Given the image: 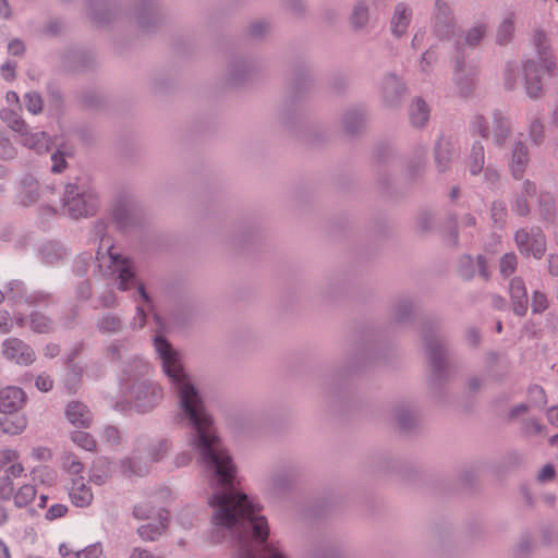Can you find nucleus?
<instances>
[{
	"label": "nucleus",
	"instance_id": "nucleus-28",
	"mask_svg": "<svg viewBox=\"0 0 558 558\" xmlns=\"http://www.w3.org/2000/svg\"><path fill=\"white\" fill-rule=\"evenodd\" d=\"M452 144L449 140L440 138L435 148V160L440 171H445L451 160Z\"/></svg>",
	"mask_w": 558,
	"mask_h": 558
},
{
	"label": "nucleus",
	"instance_id": "nucleus-14",
	"mask_svg": "<svg viewBox=\"0 0 558 558\" xmlns=\"http://www.w3.org/2000/svg\"><path fill=\"white\" fill-rule=\"evenodd\" d=\"M434 27L438 36H447L453 27V17L448 2L437 0L434 12Z\"/></svg>",
	"mask_w": 558,
	"mask_h": 558
},
{
	"label": "nucleus",
	"instance_id": "nucleus-52",
	"mask_svg": "<svg viewBox=\"0 0 558 558\" xmlns=\"http://www.w3.org/2000/svg\"><path fill=\"white\" fill-rule=\"evenodd\" d=\"M506 216V205L502 202H494L492 205V218L495 223L502 222Z\"/></svg>",
	"mask_w": 558,
	"mask_h": 558
},
{
	"label": "nucleus",
	"instance_id": "nucleus-46",
	"mask_svg": "<svg viewBox=\"0 0 558 558\" xmlns=\"http://www.w3.org/2000/svg\"><path fill=\"white\" fill-rule=\"evenodd\" d=\"M295 477V472L290 470H282L275 474L274 483L278 487H283L286 484L294 482Z\"/></svg>",
	"mask_w": 558,
	"mask_h": 558
},
{
	"label": "nucleus",
	"instance_id": "nucleus-30",
	"mask_svg": "<svg viewBox=\"0 0 558 558\" xmlns=\"http://www.w3.org/2000/svg\"><path fill=\"white\" fill-rule=\"evenodd\" d=\"M487 27L484 23L477 22L471 26L463 35V46L473 48L480 44L486 34Z\"/></svg>",
	"mask_w": 558,
	"mask_h": 558
},
{
	"label": "nucleus",
	"instance_id": "nucleus-34",
	"mask_svg": "<svg viewBox=\"0 0 558 558\" xmlns=\"http://www.w3.org/2000/svg\"><path fill=\"white\" fill-rule=\"evenodd\" d=\"M529 137L535 145H539L544 140V124L538 116H532L529 119Z\"/></svg>",
	"mask_w": 558,
	"mask_h": 558
},
{
	"label": "nucleus",
	"instance_id": "nucleus-47",
	"mask_svg": "<svg viewBox=\"0 0 558 558\" xmlns=\"http://www.w3.org/2000/svg\"><path fill=\"white\" fill-rule=\"evenodd\" d=\"M531 306L533 313L544 312L548 306L546 296L543 293L535 291L532 295Z\"/></svg>",
	"mask_w": 558,
	"mask_h": 558
},
{
	"label": "nucleus",
	"instance_id": "nucleus-13",
	"mask_svg": "<svg viewBox=\"0 0 558 558\" xmlns=\"http://www.w3.org/2000/svg\"><path fill=\"white\" fill-rule=\"evenodd\" d=\"M26 401L25 392L17 387L9 386L0 390V412L13 413L19 411Z\"/></svg>",
	"mask_w": 558,
	"mask_h": 558
},
{
	"label": "nucleus",
	"instance_id": "nucleus-10",
	"mask_svg": "<svg viewBox=\"0 0 558 558\" xmlns=\"http://www.w3.org/2000/svg\"><path fill=\"white\" fill-rule=\"evenodd\" d=\"M533 44L536 51V58L534 60L539 62L541 65L547 70L549 76H553L557 65L551 52L548 35L542 29L536 31L533 36Z\"/></svg>",
	"mask_w": 558,
	"mask_h": 558
},
{
	"label": "nucleus",
	"instance_id": "nucleus-38",
	"mask_svg": "<svg viewBox=\"0 0 558 558\" xmlns=\"http://www.w3.org/2000/svg\"><path fill=\"white\" fill-rule=\"evenodd\" d=\"M437 61V54L433 49L426 50L420 60L418 70L425 76H428Z\"/></svg>",
	"mask_w": 558,
	"mask_h": 558
},
{
	"label": "nucleus",
	"instance_id": "nucleus-58",
	"mask_svg": "<svg viewBox=\"0 0 558 558\" xmlns=\"http://www.w3.org/2000/svg\"><path fill=\"white\" fill-rule=\"evenodd\" d=\"M102 549L99 545H92L81 550V558H101Z\"/></svg>",
	"mask_w": 558,
	"mask_h": 558
},
{
	"label": "nucleus",
	"instance_id": "nucleus-3",
	"mask_svg": "<svg viewBox=\"0 0 558 558\" xmlns=\"http://www.w3.org/2000/svg\"><path fill=\"white\" fill-rule=\"evenodd\" d=\"M64 208L72 218L88 217L95 214L97 199L90 193H77V187L68 185L64 194Z\"/></svg>",
	"mask_w": 558,
	"mask_h": 558
},
{
	"label": "nucleus",
	"instance_id": "nucleus-51",
	"mask_svg": "<svg viewBox=\"0 0 558 558\" xmlns=\"http://www.w3.org/2000/svg\"><path fill=\"white\" fill-rule=\"evenodd\" d=\"M24 465L20 462V460H16L3 472L5 473V477L13 480L21 477L24 474Z\"/></svg>",
	"mask_w": 558,
	"mask_h": 558
},
{
	"label": "nucleus",
	"instance_id": "nucleus-56",
	"mask_svg": "<svg viewBox=\"0 0 558 558\" xmlns=\"http://www.w3.org/2000/svg\"><path fill=\"white\" fill-rule=\"evenodd\" d=\"M530 397H531L532 401L537 405H543L546 403L545 392H544L543 388L539 386L531 387Z\"/></svg>",
	"mask_w": 558,
	"mask_h": 558
},
{
	"label": "nucleus",
	"instance_id": "nucleus-4",
	"mask_svg": "<svg viewBox=\"0 0 558 558\" xmlns=\"http://www.w3.org/2000/svg\"><path fill=\"white\" fill-rule=\"evenodd\" d=\"M514 239L519 251L524 255L539 259L546 251L545 235L538 229H520Z\"/></svg>",
	"mask_w": 558,
	"mask_h": 558
},
{
	"label": "nucleus",
	"instance_id": "nucleus-54",
	"mask_svg": "<svg viewBox=\"0 0 558 558\" xmlns=\"http://www.w3.org/2000/svg\"><path fill=\"white\" fill-rule=\"evenodd\" d=\"M68 511V508L64 506V505H53L51 506L47 512H46V518L48 520H54V519H58V518H62Z\"/></svg>",
	"mask_w": 558,
	"mask_h": 558
},
{
	"label": "nucleus",
	"instance_id": "nucleus-63",
	"mask_svg": "<svg viewBox=\"0 0 558 558\" xmlns=\"http://www.w3.org/2000/svg\"><path fill=\"white\" fill-rule=\"evenodd\" d=\"M36 387L40 390V391H49L51 388H52V380L49 376L47 375H39L37 378H36Z\"/></svg>",
	"mask_w": 558,
	"mask_h": 558
},
{
	"label": "nucleus",
	"instance_id": "nucleus-18",
	"mask_svg": "<svg viewBox=\"0 0 558 558\" xmlns=\"http://www.w3.org/2000/svg\"><path fill=\"white\" fill-rule=\"evenodd\" d=\"M511 133V122L500 111H494L492 117V137L496 146H504Z\"/></svg>",
	"mask_w": 558,
	"mask_h": 558
},
{
	"label": "nucleus",
	"instance_id": "nucleus-21",
	"mask_svg": "<svg viewBox=\"0 0 558 558\" xmlns=\"http://www.w3.org/2000/svg\"><path fill=\"white\" fill-rule=\"evenodd\" d=\"M475 267L478 269L480 275L487 280L489 278V272L486 268V264L484 258L480 255L476 258V262L469 255L463 256L459 263V274L462 278L469 280L475 274Z\"/></svg>",
	"mask_w": 558,
	"mask_h": 558
},
{
	"label": "nucleus",
	"instance_id": "nucleus-20",
	"mask_svg": "<svg viewBox=\"0 0 558 558\" xmlns=\"http://www.w3.org/2000/svg\"><path fill=\"white\" fill-rule=\"evenodd\" d=\"M113 247L110 248L109 255L119 272L118 279H119V288L121 290H128L130 289L134 283V274L132 271V265L131 262L126 258H119L113 253Z\"/></svg>",
	"mask_w": 558,
	"mask_h": 558
},
{
	"label": "nucleus",
	"instance_id": "nucleus-60",
	"mask_svg": "<svg viewBox=\"0 0 558 558\" xmlns=\"http://www.w3.org/2000/svg\"><path fill=\"white\" fill-rule=\"evenodd\" d=\"M100 328L105 331H116L120 328V320L116 317H105L100 322Z\"/></svg>",
	"mask_w": 558,
	"mask_h": 558
},
{
	"label": "nucleus",
	"instance_id": "nucleus-9",
	"mask_svg": "<svg viewBox=\"0 0 558 558\" xmlns=\"http://www.w3.org/2000/svg\"><path fill=\"white\" fill-rule=\"evenodd\" d=\"M2 353L5 359L20 365H29L35 361L33 349L17 338L5 339L2 343Z\"/></svg>",
	"mask_w": 558,
	"mask_h": 558
},
{
	"label": "nucleus",
	"instance_id": "nucleus-12",
	"mask_svg": "<svg viewBox=\"0 0 558 558\" xmlns=\"http://www.w3.org/2000/svg\"><path fill=\"white\" fill-rule=\"evenodd\" d=\"M475 66L466 63L462 58L457 57L453 66V82L461 95H468L474 77Z\"/></svg>",
	"mask_w": 558,
	"mask_h": 558
},
{
	"label": "nucleus",
	"instance_id": "nucleus-25",
	"mask_svg": "<svg viewBox=\"0 0 558 558\" xmlns=\"http://www.w3.org/2000/svg\"><path fill=\"white\" fill-rule=\"evenodd\" d=\"M539 213L544 220L555 223L558 221V197L549 192L539 195Z\"/></svg>",
	"mask_w": 558,
	"mask_h": 558
},
{
	"label": "nucleus",
	"instance_id": "nucleus-19",
	"mask_svg": "<svg viewBox=\"0 0 558 558\" xmlns=\"http://www.w3.org/2000/svg\"><path fill=\"white\" fill-rule=\"evenodd\" d=\"M430 116V108L422 97H415L409 106V118L412 126L424 128Z\"/></svg>",
	"mask_w": 558,
	"mask_h": 558
},
{
	"label": "nucleus",
	"instance_id": "nucleus-2",
	"mask_svg": "<svg viewBox=\"0 0 558 558\" xmlns=\"http://www.w3.org/2000/svg\"><path fill=\"white\" fill-rule=\"evenodd\" d=\"M0 116L3 122H5L14 132L22 136L21 142L23 145L36 150L39 154L49 149L50 141L48 135L45 132L28 134L26 132L27 128L25 122L15 111L4 109L1 111Z\"/></svg>",
	"mask_w": 558,
	"mask_h": 558
},
{
	"label": "nucleus",
	"instance_id": "nucleus-15",
	"mask_svg": "<svg viewBox=\"0 0 558 558\" xmlns=\"http://www.w3.org/2000/svg\"><path fill=\"white\" fill-rule=\"evenodd\" d=\"M509 294L511 298L513 311L517 315L523 316L527 311V292L524 281L514 277L509 282Z\"/></svg>",
	"mask_w": 558,
	"mask_h": 558
},
{
	"label": "nucleus",
	"instance_id": "nucleus-42",
	"mask_svg": "<svg viewBox=\"0 0 558 558\" xmlns=\"http://www.w3.org/2000/svg\"><path fill=\"white\" fill-rule=\"evenodd\" d=\"M517 267V256L513 253H507L505 254L500 259V272L504 276L511 275Z\"/></svg>",
	"mask_w": 558,
	"mask_h": 558
},
{
	"label": "nucleus",
	"instance_id": "nucleus-24",
	"mask_svg": "<svg viewBox=\"0 0 558 558\" xmlns=\"http://www.w3.org/2000/svg\"><path fill=\"white\" fill-rule=\"evenodd\" d=\"M69 495L76 507H87L93 500L90 488L85 484L83 477L73 480Z\"/></svg>",
	"mask_w": 558,
	"mask_h": 558
},
{
	"label": "nucleus",
	"instance_id": "nucleus-32",
	"mask_svg": "<svg viewBox=\"0 0 558 558\" xmlns=\"http://www.w3.org/2000/svg\"><path fill=\"white\" fill-rule=\"evenodd\" d=\"M36 494L37 492L34 485L24 484L12 497L15 506L22 508L29 505L35 499Z\"/></svg>",
	"mask_w": 558,
	"mask_h": 558
},
{
	"label": "nucleus",
	"instance_id": "nucleus-57",
	"mask_svg": "<svg viewBox=\"0 0 558 558\" xmlns=\"http://www.w3.org/2000/svg\"><path fill=\"white\" fill-rule=\"evenodd\" d=\"M512 210L520 216H525L529 213L527 202L524 197L518 196L512 203Z\"/></svg>",
	"mask_w": 558,
	"mask_h": 558
},
{
	"label": "nucleus",
	"instance_id": "nucleus-64",
	"mask_svg": "<svg viewBox=\"0 0 558 558\" xmlns=\"http://www.w3.org/2000/svg\"><path fill=\"white\" fill-rule=\"evenodd\" d=\"M32 456L37 461H46L50 459L51 452L46 447H36L32 450Z\"/></svg>",
	"mask_w": 558,
	"mask_h": 558
},
{
	"label": "nucleus",
	"instance_id": "nucleus-43",
	"mask_svg": "<svg viewBox=\"0 0 558 558\" xmlns=\"http://www.w3.org/2000/svg\"><path fill=\"white\" fill-rule=\"evenodd\" d=\"M16 460H20L19 451L10 448L0 450V471H4Z\"/></svg>",
	"mask_w": 558,
	"mask_h": 558
},
{
	"label": "nucleus",
	"instance_id": "nucleus-27",
	"mask_svg": "<svg viewBox=\"0 0 558 558\" xmlns=\"http://www.w3.org/2000/svg\"><path fill=\"white\" fill-rule=\"evenodd\" d=\"M39 184L32 177H26L21 182V192L19 195L22 205H31L36 202L38 197Z\"/></svg>",
	"mask_w": 558,
	"mask_h": 558
},
{
	"label": "nucleus",
	"instance_id": "nucleus-45",
	"mask_svg": "<svg viewBox=\"0 0 558 558\" xmlns=\"http://www.w3.org/2000/svg\"><path fill=\"white\" fill-rule=\"evenodd\" d=\"M25 105L29 112L36 114L41 111L43 100L39 95L31 93L25 96Z\"/></svg>",
	"mask_w": 558,
	"mask_h": 558
},
{
	"label": "nucleus",
	"instance_id": "nucleus-22",
	"mask_svg": "<svg viewBox=\"0 0 558 558\" xmlns=\"http://www.w3.org/2000/svg\"><path fill=\"white\" fill-rule=\"evenodd\" d=\"M169 513L166 510H161L158 512L157 523H147L143 524L138 527V534L144 541H155L158 536H160L168 524Z\"/></svg>",
	"mask_w": 558,
	"mask_h": 558
},
{
	"label": "nucleus",
	"instance_id": "nucleus-5",
	"mask_svg": "<svg viewBox=\"0 0 558 558\" xmlns=\"http://www.w3.org/2000/svg\"><path fill=\"white\" fill-rule=\"evenodd\" d=\"M522 71L524 74V87L526 95L530 98H538L543 93L544 76H549L547 70L544 69L539 62L530 58L524 60Z\"/></svg>",
	"mask_w": 558,
	"mask_h": 558
},
{
	"label": "nucleus",
	"instance_id": "nucleus-36",
	"mask_svg": "<svg viewBox=\"0 0 558 558\" xmlns=\"http://www.w3.org/2000/svg\"><path fill=\"white\" fill-rule=\"evenodd\" d=\"M14 323L19 327L25 326L24 317L16 316L13 320L8 311H0V332L9 333L12 330Z\"/></svg>",
	"mask_w": 558,
	"mask_h": 558
},
{
	"label": "nucleus",
	"instance_id": "nucleus-62",
	"mask_svg": "<svg viewBox=\"0 0 558 558\" xmlns=\"http://www.w3.org/2000/svg\"><path fill=\"white\" fill-rule=\"evenodd\" d=\"M59 553L63 558H81V550L73 549L69 544H61Z\"/></svg>",
	"mask_w": 558,
	"mask_h": 558
},
{
	"label": "nucleus",
	"instance_id": "nucleus-40",
	"mask_svg": "<svg viewBox=\"0 0 558 558\" xmlns=\"http://www.w3.org/2000/svg\"><path fill=\"white\" fill-rule=\"evenodd\" d=\"M269 29V25L265 21L256 20L250 23L246 27V39H258L263 37L267 31Z\"/></svg>",
	"mask_w": 558,
	"mask_h": 558
},
{
	"label": "nucleus",
	"instance_id": "nucleus-33",
	"mask_svg": "<svg viewBox=\"0 0 558 558\" xmlns=\"http://www.w3.org/2000/svg\"><path fill=\"white\" fill-rule=\"evenodd\" d=\"M428 356L435 374H440L445 363V351L442 345L439 343L429 344Z\"/></svg>",
	"mask_w": 558,
	"mask_h": 558
},
{
	"label": "nucleus",
	"instance_id": "nucleus-53",
	"mask_svg": "<svg viewBox=\"0 0 558 558\" xmlns=\"http://www.w3.org/2000/svg\"><path fill=\"white\" fill-rule=\"evenodd\" d=\"M484 180L489 187H494L499 181V172L493 167L483 168Z\"/></svg>",
	"mask_w": 558,
	"mask_h": 558
},
{
	"label": "nucleus",
	"instance_id": "nucleus-44",
	"mask_svg": "<svg viewBox=\"0 0 558 558\" xmlns=\"http://www.w3.org/2000/svg\"><path fill=\"white\" fill-rule=\"evenodd\" d=\"M396 417L402 428H409L413 422V411L408 407L398 408L396 410Z\"/></svg>",
	"mask_w": 558,
	"mask_h": 558
},
{
	"label": "nucleus",
	"instance_id": "nucleus-35",
	"mask_svg": "<svg viewBox=\"0 0 558 558\" xmlns=\"http://www.w3.org/2000/svg\"><path fill=\"white\" fill-rule=\"evenodd\" d=\"M71 439L78 447L87 451H93L96 448V440L86 432L76 430L71 434Z\"/></svg>",
	"mask_w": 558,
	"mask_h": 558
},
{
	"label": "nucleus",
	"instance_id": "nucleus-11",
	"mask_svg": "<svg viewBox=\"0 0 558 558\" xmlns=\"http://www.w3.org/2000/svg\"><path fill=\"white\" fill-rule=\"evenodd\" d=\"M407 93V86L396 74L385 75L381 83L384 102L389 107L397 106Z\"/></svg>",
	"mask_w": 558,
	"mask_h": 558
},
{
	"label": "nucleus",
	"instance_id": "nucleus-17",
	"mask_svg": "<svg viewBox=\"0 0 558 558\" xmlns=\"http://www.w3.org/2000/svg\"><path fill=\"white\" fill-rule=\"evenodd\" d=\"M529 163V150L521 138L514 142L509 162L510 171L515 179H520Z\"/></svg>",
	"mask_w": 558,
	"mask_h": 558
},
{
	"label": "nucleus",
	"instance_id": "nucleus-31",
	"mask_svg": "<svg viewBox=\"0 0 558 558\" xmlns=\"http://www.w3.org/2000/svg\"><path fill=\"white\" fill-rule=\"evenodd\" d=\"M27 417L24 414H20L10 418H5L1 422L2 430L10 435H19L27 427Z\"/></svg>",
	"mask_w": 558,
	"mask_h": 558
},
{
	"label": "nucleus",
	"instance_id": "nucleus-48",
	"mask_svg": "<svg viewBox=\"0 0 558 558\" xmlns=\"http://www.w3.org/2000/svg\"><path fill=\"white\" fill-rule=\"evenodd\" d=\"M14 485L11 478L0 477V498L8 500L13 496Z\"/></svg>",
	"mask_w": 558,
	"mask_h": 558
},
{
	"label": "nucleus",
	"instance_id": "nucleus-29",
	"mask_svg": "<svg viewBox=\"0 0 558 558\" xmlns=\"http://www.w3.org/2000/svg\"><path fill=\"white\" fill-rule=\"evenodd\" d=\"M515 16L513 13H507L498 25L496 41L499 45L507 44L514 34Z\"/></svg>",
	"mask_w": 558,
	"mask_h": 558
},
{
	"label": "nucleus",
	"instance_id": "nucleus-59",
	"mask_svg": "<svg viewBox=\"0 0 558 558\" xmlns=\"http://www.w3.org/2000/svg\"><path fill=\"white\" fill-rule=\"evenodd\" d=\"M104 439L109 444V445H114L119 441L120 439V433L119 430L113 427V426H108L105 428L104 430Z\"/></svg>",
	"mask_w": 558,
	"mask_h": 558
},
{
	"label": "nucleus",
	"instance_id": "nucleus-61",
	"mask_svg": "<svg viewBox=\"0 0 558 558\" xmlns=\"http://www.w3.org/2000/svg\"><path fill=\"white\" fill-rule=\"evenodd\" d=\"M262 558H288L283 551H281L275 545H267L263 551Z\"/></svg>",
	"mask_w": 558,
	"mask_h": 558
},
{
	"label": "nucleus",
	"instance_id": "nucleus-41",
	"mask_svg": "<svg viewBox=\"0 0 558 558\" xmlns=\"http://www.w3.org/2000/svg\"><path fill=\"white\" fill-rule=\"evenodd\" d=\"M521 75V71L515 65H508L504 72V85L505 88L512 90L518 86V80Z\"/></svg>",
	"mask_w": 558,
	"mask_h": 558
},
{
	"label": "nucleus",
	"instance_id": "nucleus-6",
	"mask_svg": "<svg viewBox=\"0 0 558 558\" xmlns=\"http://www.w3.org/2000/svg\"><path fill=\"white\" fill-rule=\"evenodd\" d=\"M246 533L252 532V536L260 543L267 539L269 527L264 515H260V505L246 495Z\"/></svg>",
	"mask_w": 558,
	"mask_h": 558
},
{
	"label": "nucleus",
	"instance_id": "nucleus-39",
	"mask_svg": "<svg viewBox=\"0 0 558 558\" xmlns=\"http://www.w3.org/2000/svg\"><path fill=\"white\" fill-rule=\"evenodd\" d=\"M31 328L38 333L49 332L52 329L51 320L39 314L34 313L31 317Z\"/></svg>",
	"mask_w": 558,
	"mask_h": 558
},
{
	"label": "nucleus",
	"instance_id": "nucleus-23",
	"mask_svg": "<svg viewBox=\"0 0 558 558\" xmlns=\"http://www.w3.org/2000/svg\"><path fill=\"white\" fill-rule=\"evenodd\" d=\"M66 418L75 426L88 427L92 423V415L85 404L74 401L68 404Z\"/></svg>",
	"mask_w": 558,
	"mask_h": 558
},
{
	"label": "nucleus",
	"instance_id": "nucleus-55",
	"mask_svg": "<svg viewBox=\"0 0 558 558\" xmlns=\"http://www.w3.org/2000/svg\"><path fill=\"white\" fill-rule=\"evenodd\" d=\"M555 477V468L551 464H545L537 474V480L541 483L551 481Z\"/></svg>",
	"mask_w": 558,
	"mask_h": 558
},
{
	"label": "nucleus",
	"instance_id": "nucleus-26",
	"mask_svg": "<svg viewBox=\"0 0 558 558\" xmlns=\"http://www.w3.org/2000/svg\"><path fill=\"white\" fill-rule=\"evenodd\" d=\"M485 149L483 141H475L472 145L468 160V168L472 175H478L484 168Z\"/></svg>",
	"mask_w": 558,
	"mask_h": 558
},
{
	"label": "nucleus",
	"instance_id": "nucleus-7",
	"mask_svg": "<svg viewBox=\"0 0 558 558\" xmlns=\"http://www.w3.org/2000/svg\"><path fill=\"white\" fill-rule=\"evenodd\" d=\"M131 395L138 412L151 410L162 398V389L155 384L138 383L133 386Z\"/></svg>",
	"mask_w": 558,
	"mask_h": 558
},
{
	"label": "nucleus",
	"instance_id": "nucleus-37",
	"mask_svg": "<svg viewBox=\"0 0 558 558\" xmlns=\"http://www.w3.org/2000/svg\"><path fill=\"white\" fill-rule=\"evenodd\" d=\"M470 128L473 132L477 133L482 140L488 136L489 122L484 116L480 113L473 116L470 122Z\"/></svg>",
	"mask_w": 558,
	"mask_h": 558
},
{
	"label": "nucleus",
	"instance_id": "nucleus-16",
	"mask_svg": "<svg viewBox=\"0 0 558 558\" xmlns=\"http://www.w3.org/2000/svg\"><path fill=\"white\" fill-rule=\"evenodd\" d=\"M411 20H412L411 8L404 2L397 3L395 7V10H393V14L391 16V21H390L391 33L396 37L403 36L408 31Z\"/></svg>",
	"mask_w": 558,
	"mask_h": 558
},
{
	"label": "nucleus",
	"instance_id": "nucleus-1",
	"mask_svg": "<svg viewBox=\"0 0 558 558\" xmlns=\"http://www.w3.org/2000/svg\"><path fill=\"white\" fill-rule=\"evenodd\" d=\"M154 344L162 361L165 373L178 388L183 413L197 433L195 447L206 471L210 474L209 485L215 489L208 501L214 510L213 522L227 529L234 537L235 553L232 558H244V494L234 487L235 466L231 457L221 447L211 417L206 412L198 392L187 379L178 353L160 336L155 338Z\"/></svg>",
	"mask_w": 558,
	"mask_h": 558
},
{
	"label": "nucleus",
	"instance_id": "nucleus-8",
	"mask_svg": "<svg viewBox=\"0 0 558 558\" xmlns=\"http://www.w3.org/2000/svg\"><path fill=\"white\" fill-rule=\"evenodd\" d=\"M386 0H360L353 8L350 16L354 29H364L371 23L372 16L384 10Z\"/></svg>",
	"mask_w": 558,
	"mask_h": 558
},
{
	"label": "nucleus",
	"instance_id": "nucleus-49",
	"mask_svg": "<svg viewBox=\"0 0 558 558\" xmlns=\"http://www.w3.org/2000/svg\"><path fill=\"white\" fill-rule=\"evenodd\" d=\"M411 311H412L411 303L408 301H402L396 305V307L393 310V316H395L396 320L402 322L403 319H405V317H408L410 315Z\"/></svg>",
	"mask_w": 558,
	"mask_h": 558
},
{
	"label": "nucleus",
	"instance_id": "nucleus-50",
	"mask_svg": "<svg viewBox=\"0 0 558 558\" xmlns=\"http://www.w3.org/2000/svg\"><path fill=\"white\" fill-rule=\"evenodd\" d=\"M15 155V149L8 138L0 135V158L10 159Z\"/></svg>",
	"mask_w": 558,
	"mask_h": 558
}]
</instances>
